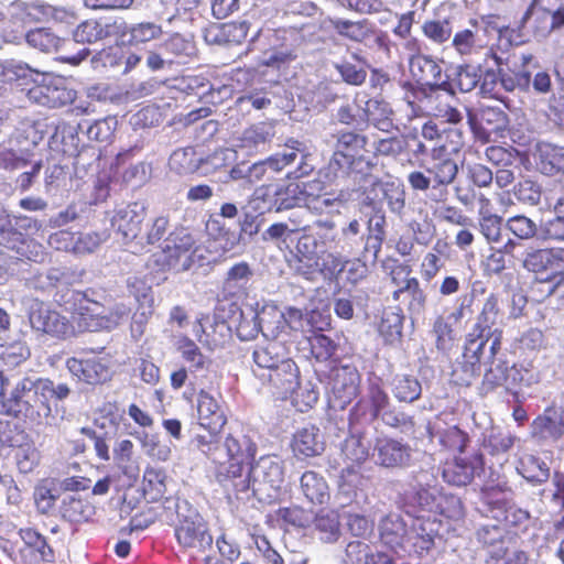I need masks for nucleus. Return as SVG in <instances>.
Instances as JSON below:
<instances>
[{
  "mask_svg": "<svg viewBox=\"0 0 564 564\" xmlns=\"http://www.w3.org/2000/svg\"><path fill=\"white\" fill-rule=\"evenodd\" d=\"M302 231L295 246L299 275L313 281L318 273L335 276L345 270L350 248L339 237L333 219H317L312 226L303 227Z\"/></svg>",
  "mask_w": 564,
  "mask_h": 564,
  "instance_id": "1",
  "label": "nucleus"
},
{
  "mask_svg": "<svg viewBox=\"0 0 564 564\" xmlns=\"http://www.w3.org/2000/svg\"><path fill=\"white\" fill-rule=\"evenodd\" d=\"M69 394L70 389L66 383L54 384L47 378L29 375L15 381L10 395L4 401V406L8 414L41 424L52 415L50 399L63 401Z\"/></svg>",
  "mask_w": 564,
  "mask_h": 564,
  "instance_id": "2",
  "label": "nucleus"
},
{
  "mask_svg": "<svg viewBox=\"0 0 564 564\" xmlns=\"http://www.w3.org/2000/svg\"><path fill=\"white\" fill-rule=\"evenodd\" d=\"M55 301L72 314L76 335L115 329L130 314V308L122 303L106 311L101 304L89 300L86 293L69 288L58 291Z\"/></svg>",
  "mask_w": 564,
  "mask_h": 564,
  "instance_id": "3",
  "label": "nucleus"
},
{
  "mask_svg": "<svg viewBox=\"0 0 564 564\" xmlns=\"http://www.w3.org/2000/svg\"><path fill=\"white\" fill-rule=\"evenodd\" d=\"M221 475L234 478L231 487L237 494L257 497L259 500L275 499L284 484V463L278 456H262L250 467L234 464Z\"/></svg>",
  "mask_w": 564,
  "mask_h": 564,
  "instance_id": "4",
  "label": "nucleus"
},
{
  "mask_svg": "<svg viewBox=\"0 0 564 564\" xmlns=\"http://www.w3.org/2000/svg\"><path fill=\"white\" fill-rule=\"evenodd\" d=\"M165 508H175V538L181 549L193 560L207 555L213 536L204 518L186 500L166 499Z\"/></svg>",
  "mask_w": 564,
  "mask_h": 564,
  "instance_id": "5",
  "label": "nucleus"
},
{
  "mask_svg": "<svg viewBox=\"0 0 564 564\" xmlns=\"http://www.w3.org/2000/svg\"><path fill=\"white\" fill-rule=\"evenodd\" d=\"M460 141L442 142L435 145L425 166L427 175L421 171H413L408 175V182L414 191H427L431 183L452 184L458 174V165L453 158L460 150Z\"/></svg>",
  "mask_w": 564,
  "mask_h": 564,
  "instance_id": "6",
  "label": "nucleus"
},
{
  "mask_svg": "<svg viewBox=\"0 0 564 564\" xmlns=\"http://www.w3.org/2000/svg\"><path fill=\"white\" fill-rule=\"evenodd\" d=\"M409 69L415 82L421 85L416 90L411 84L405 85L410 88L404 96L409 105L412 106L415 100L421 102L441 91L455 96L454 83L449 80V75L443 78L441 65L432 57L423 54L413 55L409 61Z\"/></svg>",
  "mask_w": 564,
  "mask_h": 564,
  "instance_id": "7",
  "label": "nucleus"
},
{
  "mask_svg": "<svg viewBox=\"0 0 564 564\" xmlns=\"http://www.w3.org/2000/svg\"><path fill=\"white\" fill-rule=\"evenodd\" d=\"M198 251L194 235L184 227L175 228L163 242L162 250L153 253L150 261L159 270L187 271Z\"/></svg>",
  "mask_w": 564,
  "mask_h": 564,
  "instance_id": "8",
  "label": "nucleus"
},
{
  "mask_svg": "<svg viewBox=\"0 0 564 564\" xmlns=\"http://www.w3.org/2000/svg\"><path fill=\"white\" fill-rule=\"evenodd\" d=\"M206 453L212 457L215 463L219 464L217 469V479L225 488L234 486V478L221 475V471L227 473L228 468L234 464L245 467L249 465V460L256 454V445L250 437L243 434L228 435L221 445H209Z\"/></svg>",
  "mask_w": 564,
  "mask_h": 564,
  "instance_id": "9",
  "label": "nucleus"
},
{
  "mask_svg": "<svg viewBox=\"0 0 564 564\" xmlns=\"http://www.w3.org/2000/svg\"><path fill=\"white\" fill-rule=\"evenodd\" d=\"M393 301L398 302L395 311L390 314V345L401 344L403 339V324L405 311L420 312L425 304L426 296L420 288L416 278L408 279L392 292Z\"/></svg>",
  "mask_w": 564,
  "mask_h": 564,
  "instance_id": "10",
  "label": "nucleus"
},
{
  "mask_svg": "<svg viewBox=\"0 0 564 564\" xmlns=\"http://www.w3.org/2000/svg\"><path fill=\"white\" fill-rule=\"evenodd\" d=\"M1 549L10 558L24 564H39L53 556L45 538L33 529H21L13 539L3 540Z\"/></svg>",
  "mask_w": 564,
  "mask_h": 564,
  "instance_id": "11",
  "label": "nucleus"
},
{
  "mask_svg": "<svg viewBox=\"0 0 564 564\" xmlns=\"http://www.w3.org/2000/svg\"><path fill=\"white\" fill-rule=\"evenodd\" d=\"M29 319L31 327L36 332L64 339L76 336L75 326L69 319L43 303L32 306Z\"/></svg>",
  "mask_w": 564,
  "mask_h": 564,
  "instance_id": "12",
  "label": "nucleus"
},
{
  "mask_svg": "<svg viewBox=\"0 0 564 564\" xmlns=\"http://www.w3.org/2000/svg\"><path fill=\"white\" fill-rule=\"evenodd\" d=\"M145 218L147 208L144 204L132 203L117 208L113 212L110 224L123 243L128 245L140 237Z\"/></svg>",
  "mask_w": 564,
  "mask_h": 564,
  "instance_id": "13",
  "label": "nucleus"
},
{
  "mask_svg": "<svg viewBox=\"0 0 564 564\" xmlns=\"http://www.w3.org/2000/svg\"><path fill=\"white\" fill-rule=\"evenodd\" d=\"M28 97L35 104L57 108L72 104L76 91L67 88L61 77L45 76L40 84L29 89Z\"/></svg>",
  "mask_w": 564,
  "mask_h": 564,
  "instance_id": "14",
  "label": "nucleus"
},
{
  "mask_svg": "<svg viewBox=\"0 0 564 564\" xmlns=\"http://www.w3.org/2000/svg\"><path fill=\"white\" fill-rule=\"evenodd\" d=\"M440 524L435 520L413 519L409 530L401 536L400 545L409 555L422 556L434 546Z\"/></svg>",
  "mask_w": 564,
  "mask_h": 564,
  "instance_id": "15",
  "label": "nucleus"
},
{
  "mask_svg": "<svg viewBox=\"0 0 564 564\" xmlns=\"http://www.w3.org/2000/svg\"><path fill=\"white\" fill-rule=\"evenodd\" d=\"M259 379L270 387L273 394L282 399L293 394L300 386L299 368L291 358L268 372L261 371Z\"/></svg>",
  "mask_w": 564,
  "mask_h": 564,
  "instance_id": "16",
  "label": "nucleus"
},
{
  "mask_svg": "<svg viewBox=\"0 0 564 564\" xmlns=\"http://www.w3.org/2000/svg\"><path fill=\"white\" fill-rule=\"evenodd\" d=\"M484 349V341L474 344L465 340L462 360L452 370V381L455 386L470 387L479 377Z\"/></svg>",
  "mask_w": 564,
  "mask_h": 564,
  "instance_id": "17",
  "label": "nucleus"
},
{
  "mask_svg": "<svg viewBox=\"0 0 564 564\" xmlns=\"http://www.w3.org/2000/svg\"><path fill=\"white\" fill-rule=\"evenodd\" d=\"M438 486H420L412 492L406 495L405 508L406 513L413 519H430L441 523V519H435V511L442 492Z\"/></svg>",
  "mask_w": 564,
  "mask_h": 564,
  "instance_id": "18",
  "label": "nucleus"
},
{
  "mask_svg": "<svg viewBox=\"0 0 564 564\" xmlns=\"http://www.w3.org/2000/svg\"><path fill=\"white\" fill-rule=\"evenodd\" d=\"M66 367L73 377L88 384L102 383L111 377L109 361L101 357H72L66 360Z\"/></svg>",
  "mask_w": 564,
  "mask_h": 564,
  "instance_id": "19",
  "label": "nucleus"
},
{
  "mask_svg": "<svg viewBox=\"0 0 564 564\" xmlns=\"http://www.w3.org/2000/svg\"><path fill=\"white\" fill-rule=\"evenodd\" d=\"M359 375L345 366L334 371L332 378L333 406L345 409L358 394Z\"/></svg>",
  "mask_w": 564,
  "mask_h": 564,
  "instance_id": "20",
  "label": "nucleus"
},
{
  "mask_svg": "<svg viewBox=\"0 0 564 564\" xmlns=\"http://www.w3.org/2000/svg\"><path fill=\"white\" fill-rule=\"evenodd\" d=\"M197 417L199 425L212 434L218 433L227 421L223 406L205 390H200L197 397Z\"/></svg>",
  "mask_w": 564,
  "mask_h": 564,
  "instance_id": "21",
  "label": "nucleus"
},
{
  "mask_svg": "<svg viewBox=\"0 0 564 564\" xmlns=\"http://www.w3.org/2000/svg\"><path fill=\"white\" fill-rule=\"evenodd\" d=\"M123 25L124 21L121 19L112 22L86 20L77 25L73 32V37L77 43L91 44L119 34Z\"/></svg>",
  "mask_w": 564,
  "mask_h": 564,
  "instance_id": "22",
  "label": "nucleus"
},
{
  "mask_svg": "<svg viewBox=\"0 0 564 564\" xmlns=\"http://www.w3.org/2000/svg\"><path fill=\"white\" fill-rule=\"evenodd\" d=\"M31 351L25 341L15 340L0 344V369L15 381L30 373H23L21 366L30 358Z\"/></svg>",
  "mask_w": 564,
  "mask_h": 564,
  "instance_id": "23",
  "label": "nucleus"
},
{
  "mask_svg": "<svg viewBox=\"0 0 564 564\" xmlns=\"http://www.w3.org/2000/svg\"><path fill=\"white\" fill-rule=\"evenodd\" d=\"M469 24L473 29L459 30L452 39V47L463 59H470L488 46V42L479 34L478 20L470 19Z\"/></svg>",
  "mask_w": 564,
  "mask_h": 564,
  "instance_id": "24",
  "label": "nucleus"
},
{
  "mask_svg": "<svg viewBox=\"0 0 564 564\" xmlns=\"http://www.w3.org/2000/svg\"><path fill=\"white\" fill-rule=\"evenodd\" d=\"M286 349L279 341H267L257 345L252 352L253 368L252 371L257 378L261 371L268 372L289 359Z\"/></svg>",
  "mask_w": 564,
  "mask_h": 564,
  "instance_id": "25",
  "label": "nucleus"
},
{
  "mask_svg": "<svg viewBox=\"0 0 564 564\" xmlns=\"http://www.w3.org/2000/svg\"><path fill=\"white\" fill-rule=\"evenodd\" d=\"M292 449L296 457L319 456L325 449L324 437L315 425L304 426L295 432L292 438Z\"/></svg>",
  "mask_w": 564,
  "mask_h": 564,
  "instance_id": "26",
  "label": "nucleus"
},
{
  "mask_svg": "<svg viewBox=\"0 0 564 564\" xmlns=\"http://www.w3.org/2000/svg\"><path fill=\"white\" fill-rule=\"evenodd\" d=\"M321 182L291 183L285 188H274V206L278 212L306 205L307 195L313 194V187L319 188Z\"/></svg>",
  "mask_w": 564,
  "mask_h": 564,
  "instance_id": "27",
  "label": "nucleus"
},
{
  "mask_svg": "<svg viewBox=\"0 0 564 564\" xmlns=\"http://www.w3.org/2000/svg\"><path fill=\"white\" fill-rule=\"evenodd\" d=\"M531 434L540 440L558 441L564 435V419L556 408L547 406L531 423Z\"/></svg>",
  "mask_w": 564,
  "mask_h": 564,
  "instance_id": "28",
  "label": "nucleus"
},
{
  "mask_svg": "<svg viewBox=\"0 0 564 564\" xmlns=\"http://www.w3.org/2000/svg\"><path fill=\"white\" fill-rule=\"evenodd\" d=\"M300 145L301 143L299 141H292V144L288 145L282 152L270 156L265 161L257 162L248 166V181H260L264 176L267 167L278 172L293 163L297 158L299 152H301V149L299 148Z\"/></svg>",
  "mask_w": 564,
  "mask_h": 564,
  "instance_id": "29",
  "label": "nucleus"
},
{
  "mask_svg": "<svg viewBox=\"0 0 564 564\" xmlns=\"http://www.w3.org/2000/svg\"><path fill=\"white\" fill-rule=\"evenodd\" d=\"M536 169L544 175H564V147L541 143L534 154Z\"/></svg>",
  "mask_w": 564,
  "mask_h": 564,
  "instance_id": "30",
  "label": "nucleus"
},
{
  "mask_svg": "<svg viewBox=\"0 0 564 564\" xmlns=\"http://www.w3.org/2000/svg\"><path fill=\"white\" fill-rule=\"evenodd\" d=\"M250 315L258 319V326L264 337H276L285 329L283 311L273 304H265L260 311L250 308Z\"/></svg>",
  "mask_w": 564,
  "mask_h": 564,
  "instance_id": "31",
  "label": "nucleus"
},
{
  "mask_svg": "<svg viewBox=\"0 0 564 564\" xmlns=\"http://www.w3.org/2000/svg\"><path fill=\"white\" fill-rule=\"evenodd\" d=\"M300 489L308 502L323 505L329 500L328 485L324 477L314 471L307 470L300 478Z\"/></svg>",
  "mask_w": 564,
  "mask_h": 564,
  "instance_id": "32",
  "label": "nucleus"
},
{
  "mask_svg": "<svg viewBox=\"0 0 564 564\" xmlns=\"http://www.w3.org/2000/svg\"><path fill=\"white\" fill-rule=\"evenodd\" d=\"M208 237L216 243V250L223 253L234 251L240 243V235L225 228L217 217H210L205 225Z\"/></svg>",
  "mask_w": 564,
  "mask_h": 564,
  "instance_id": "33",
  "label": "nucleus"
},
{
  "mask_svg": "<svg viewBox=\"0 0 564 564\" xmlns=\"http://www.w3.org/2000/svg\"><path fill=\"white\" fill-rule=\"evenodd\" d=\"M119 34H121L123 41L131 45H141L160 39L163 34V30L160 24L145 21L131 25H127L124 23Z\"/></svg>",
  "mask_w": 564,
  "mask_h": 564,
  "instance_id": "34",
  "label": "nucleus"
},
{
  "mask_svg": "<svg viewBox=\"0 0 564 564\" xmlns=\"http://www.w3.org/2000/svg\"><path fill=\"white\" fill-rule=\"evenodd\" d=\"M474 476L475 466L464 458L455 457L444 463L442 477L449 485L466 486L473 481Z\"/></svg>",
  "mask_w": 564,
  "mask_h": 564,
  "instance_id": "35",
  "label": "nucleus"
},
{
  "mask_svg": "<svg viewBox=\"0 0 564 564\" xmlns=\"http://www.w3.org/2000/svg\"><path fill=\"white\" fill-rule=\"evenodd\" d=\"M365 147V138L354 132H343L339 134L334 153V160L339 165H350L355 158L360 155Z\"/></svg>",
  "mask_w": 564,
  "mask_h": 564,
  "instance_id": "36",
  "label": "nucleus"
},
{
  "mask_svg": "<svg viewBox=\"0 0 564 564\" xmlns=\"http://www.w3.org/2000/svg\"><path fill=\"white\" fill-rule=\"evenodd\" d=\"M36 72L26 63L17 59L0 62V96L7 95L8 85L13 82L28 80Z\"/></svg>",
  "mask_w": 564,
  "mask_h": 564,
  "instance_id": "37",
  "label": "nucleus"
},
{
  "mask_svg": "<svg viewBox=\"0 0 564 564\" xmlns=\"http://www.w3.org/2000/svg\"><path fill=\"white\" fill-rule=\"evenodd\" d=\"M59 512L63 519L73 523H82L94 516L95 508L75 495H66L62 499Z\"/></svg>",
  "mask_w": 564,
  "mask_h": 564,
  "instance_id": "38",
  "label": "nucleus"
},
{
  "mask_svg": "<svg viewBox=\"0 0 564 564\" xmlns=\"http://www.w3.org/2000/svg\"><path fill=\"white\" fill-rule=\"evenodd\" d=\"M481 501L487 506L488 511L499 513L506 506L512 501V489L507 481L496 486H485L480 490Z\"/></svg>",
  "mask_w": 564,
  "mask_h": 564,
  "instance_id": "39",
  "label": "nucleus"
},
{
  "mask_svg": "<svg viewBox=\"0 0 564 564\" xmlns=\"http://www.w3.org/2000/svg\"><path fill=\"white\" fill-rule=\"evenodd\" d=\"M23 37L31 47L45 53L56 52L65 43V40L55 34L50 28L31 29Z\"/></svg>",
  "mask_w": 564,
  "mask_h": 564,
  "instance_id": "40",
  "label": "nucleus"
},
{
  "mask_svg": "<svg viewBox=\"0 0 564 564\" xmlns=\"http://www.w3.org/2000/svg\"><path fill=\"white\" fill-rule=\"evenodd\" d=\"M517 471L532 484H542L550 477L547 464L531 454H525L519 458Z\"/></svg>",
  "mask_w": 564,
  "mask_h": 564,
  "instance_id": "41",
  "label": "nucleus"
},
{
  "mask_svg": "<svg viewBox=\"0 0 564 564\" xmlns=\"http://www.w3.org/2000/svg\"><path fill=\"white\" fill-rule=\"evenodd\" d=\"M79 139L76 129L67 123H61L55 128L50 139V147L66 155H75L78 150Z\"/></svg>",
  "mask_w": 564,
  "mask_h": 564,
  "instance_id": "42",
  "label": "nucleus"
},
{
  "mask_svg": "<svg viewBox=\"0 0 564 564\" xmlns=\"http://www.w3.org/2000/svg\"><path fill=\"white\" fill-rule=\"evenodd\" d=\"M386 219L383 215H373L369 219V231L370 235L365 243V259L378 260L379 252L381 250V242L384 236Z\"/></svg>",
  "mask_w": 564,
  "mask_h": 564,
  "instance_id": "43",
  "label": "nucleus"
},
{
  "mask_svg": "<svg viewBox=\"0 0 564 564\" xmlns=\"http://www.w3.org/2000/svg\"><path fill=\"white\" fill-rule=\"evenodd\" d=\"M177 350L183 359L189 364V371L196 373L207 369L210 360L205 357L197 345L188 337L180 338L177 341Z\"/></svg>",
  "mask_w": 564,
  "mask_h": 564,
  "instance_id": "44",
  "label": "nucleus"
},
{
  "mask_svg": "<svg viewBox=\"0 0 564 564\" xmlns=\"http://www.w3.org/2000/svg\"><path fill=\"white\" fill-rule=\"evenodd\" d=\"M435 337V347L438 351L447 354L454 346L456 334L454 324L443 315L436 316L432 326Z\"/></svg>",
  "mask_w": 564,
  "mask_h": 564,
  "instance_id": "45",
  "label": "nucleus"
},
{
  "mask_svg": "<svg viewBox=\"0 0 564 564\" xmlns=\"http://www.w3.org/2000/svg\"><path fill=\"white\" fill-rule=\"evenodd\" d=\"M440 518L453 522L460 521L465 518V508L458 496L447 494L442 489L435 511V519Z\"/></svg>",
  "mask_w": 564,
  "mask_h": 564,
  "instance_id": "46",
  "label": "nucleus"
},
{
  "mask_svg": "<svg viewBox=\"0 0 564 564\" xmlns=\"http://www.w3.org/2000/svg\"><path fill=\"white\" fill-rule=\"evenodd\" d=\"M441 97L442 91L435 95H431V97L425 98L421 102L431 116L447 123H459L463 120L460 111L449 104H436V99H440Z\"/></svg>",
  "mask_w": 564,
  "mask_h": 564,
  "instance_id": "47",
  "label": "nucleus"
},
{
  "mask_svg": "<svg viewBox=\"0 0 564 564\" xmlns=\"http://www.w3.org/2000/svg\"><path fill=\"white\" fill-rule=\"evenodd\" d=\"M555 275L552 274L546 279H535L532 282L531 291L539 292L542 300L547 296H553L556 301L557 307L564 310V275L554 282Z\"/></svg>",
  "mask_w": 564,
  "mask_h": 564,
  "instance_id": "48",
  "label": "nucleus"
},
{
  "mask_svg": "<svg viewBox=\"0 0 564 564\" xmlns=\"http://www.w3.org/2000/svg\"><path fill=\"white\" fill-rule=\"evenodd\" d=\"M507 375H508V365L506 361L501 360L497 364L491 361V365L486 369L481 384L480 391L482 394H488L494 392L500 387L506 388L507 383Z\"/></svg>",
  "mask_w": 564,
  "mask_h": 564,
  "instance_id": "49",
  "label": "nucleus"
},
{
  "mask_svg": "<svg viewBox=\"0 0 564 564\" xmlns=\"http://www.w3.org/2000/svg\"><path fill=\"white\" fill-rule=\"evenodd\" d=\"M339 525L338 514L335 511H322L314 521L316 531L325 542H335L339 538Z\"/></svg>",
  "mask_w": 564,
  "mask_h": 564,
  "instance_id": "50",
  "label": "nucleus"
},
{
  "mask_svg": "<svg viewBox=\"0 0 564 564\" xmlns=\"http://www.w3.org/2000/svg\"><path fill=\"white\" fill-rule=\"evenodd\" d=\"M479 229L481 235L488 242H499L501 240L502 217L484 210V206L479 207Z\"/></svg>",
  "mask_w": 564,
  "mask_h": 564,
  "instance_id": "51",
  "label": "nucleus"
},
{
  "mask_svg": "<svg viewBox=\"0 0 564 564\" xmlns=\"http://www.w3.org/2000/svg\"><path fill=\"white\" fill-rule=\"evenodd\" d=\"M479 119L488 133L503 132L509 123L507 113L498 107H482L479 111Z\"/></svg>",
  "mask_w": 564,
  "mask_h": 564,
  "instance_id": "52",
  "label": "nucleus"
},
{
  "mask_svg": "<svg viewBox=\"0 0 564 564\" xmlns=\"http://www.w3.org/2000/svg\"><path fill=\"white\" fill-rule=\"evenodd\" d=\"M449 80L454 83V91L469 93L476 88L480 82V77L469 64L456 67L454 77L449 75Z\"/></svg>",
  "mask_w": 564,
  "mask_h": 564,
  "instance_id": "53",
  "label": "nucleus"
},
{
  "mask_svg": "<svg viewBox=\"0 0 564 564\" xmlns=\"http://www.w3.org/2000/svg\"><path fill=\"white\" fill-rule=\"evenodd\" d=\"M533 382H535V379L531 369L521 364H513L511 367H508L506 383L507 392L517 394V392L513 390L520 389L522 387H530Z\"/></svg>",
  "mask_w": 564,
  "mask_h": 564,
  "instance_id": "54",
  "label": "nucleus"
},
{
  "mask_svg": "<svg viewBox=\"0 0 564 564\" xmlns=\"http://www.w3.org/2000/svg\"><path fill=\"white\" fill-rule=\"evenodd\" d=\"M440 444L452 452L463 453L469 442V436L458 426L453 425L440 432Z\"/></svg>",
  "mask_w": 564,
  "mask_h": 564,
  "instance_id": "55",
  "label": "nucleus"
},
{
  "mask_svg": "<svg viewBox=\"0 0 564 564\" xmlns=\"http://www.w3.org/2000/svg\"><path fill=\"white\" fill-rule=\"evenodd\" d=\"M529 556L522 550H517L509 555L508 546L500 545L487 551L485 564H528Z\"/></svg>",
  "mask_w": 564,
  "mask_h": 564,
  "instance_id": "56",
  "label": "nucleus"
},
{
  "mask_svg": "<svg viewBox=\"0 0 564 564\" xmlns=\"http://www.w3.org/2000/svg\"><path fill=\"white\" fill-rule=\"evenodd\" d=\"M434 215L443 223L457 227H473V219L455 205L444 204L434 209Z\"/></svg>",
  "mask_w": 564,
  "mask_h": 564,
  "instance_id": "57",
  "label": "nucleus"
},
{
  "mask_svg": "<svg viewBox=\"0 0 564 564\" xmlns=\"http://www.w3.org/2000/svg\"><path fill=\"white\" fill-rule=\"evenodd\" d=\"M238 159L237 151L229 148H221L200 160L202 167L205 172L216 171L226 167Z\"/></svg>",
  "mask_w": 564,
  "mask_h": 564,
  "instance_id": "58",
  "label": "nucleus"
},
{
  "mask_svg": "<svg viewBox=\"0 0 564 564\" xmlns=\"http://www.w3.org/2000/svg\"><path fill=\"white\" fill-rule=\"evenodd\" d=\"M507 229L521 240H529L536 235V224L524 215H516L508 218Z\"/></svg>",
  "mask_w": 564,
  "mask_h": 564,
  "instance_id": "59",
  "label": "nucleus"
},
{
  "mask_svg": "<svg viewBox=\"0 0 564 564\" xmlns=\"http://www.w3.org/2000/svg\"><path fill=\"white\" fill-rule=\"evenodd\" d=\"M497 322V319L487 315L484 311H480L471 332L467 334L465 340L474 344L484 341V347H486V344L489 340V333H491V327L496 325Z\"/></svg>",
  "mask_w": 564,
  "mask_h": 564,
  "instance_id": "60",
  "label": "nucleus"
},
{
  "mask_svg": "<svg viewBox=\"0 0 564 564\" xmlns=\"http://www.w3.org/2000/svg\"><path fill=\"white\" fill-rule=\"evenodd\" d=\"M477 542L487 551L506 545L505 530L499 525H482L476 531Z\"/></svg>",
  "mask_w": 564,
  "mask_h": 564,
  "instance_id": "61",
  "label": "nucleus"
},
{
  "mask_svg": "<svg viewBox=\"0 0 564 564\" xmlns=\"http://www.w3.org/2000/svg\"><path fill=\"white\" fill-rule=\"evenodd\" d=\"M423 34L437 44H443L451 39L452 28L448 20H427L422 25Z\"/></svg>",
  "mask_w": 564,
  "mask_h": 564,
  "instance_id": "62",
  "label": "nucleus"
},
{
  "mask_svg": "<svg viewBox=\"0 0 564 564\" xmlns=\"http://www.w3.org/2000/svg\"><path fill=\"white\" fill-rule=\"evenodd\" d=\"M117 127V119L115 117H108L100 120H96L87 127L86 133L90 140L98 142H108L111 140L113 132Z\"/></svg>",
  "mask_w": 564,
  "mask_h": 564,
  "instance_id": "63",
  "label": "nucleus"
},
{
  "mask_svg": "<svg viewBox=\"0 0 564 564\" xmlns=\"http://www.w3.org/2000/svg\"><path fill=\"white\" fill-rule=\"evenodd\" d=\"M523 267L534 273L552 270L550 249H534L529 251L523 260Z\"/></svg>",
  "mask_w": 564,
  "mask_h": 564,
  "instance_id": "64",
  "label": "nucleus"
}]
</instances>
